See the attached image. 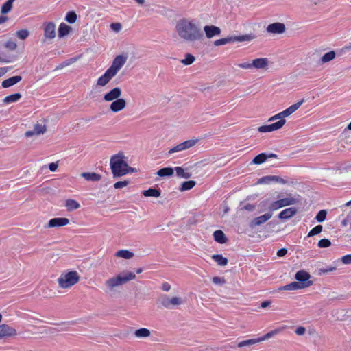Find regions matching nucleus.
<instances>
[{"label": "nucleus", "instance_id": "1", "mask_svg": "<svg viewBox=\"0 0 351 351\" xmlns=\"http://www.w3.org/2000/svg\"><path fill=\"white\" fill-rule=\"evenodd\" d=\"M176 30L178 36L188 42L202 40L204 34L200 27L193 21L182 19L178 21Z\"/></svg>", "mask_w": 351, "mask_h": 351}, {"label": "nucleus", "instance_id": "2", "mask_svg": "<svg viewBox=\"0 0 351 351\" xmlns=\"http://www.w3.org/2000/svg\"><path fill=\"white\" fill-rule=\"evenodd\" d=\"M136 275L131 271H123L117 276H112L104 282L106 287L105 292L108 294L112 295L116 291V288L126 284L130 280H134Z\"/></svg>", "mask_w": 351, "mask_h": 351}, {"label": "nucleus", "instance_id": "3", "mask_svg": "<svg viewBox=\"0 0 351 351\" xmlns=\"http://www.w3.org/2000/svg\"><path fill=\"white\" fill-rule=\"evenodd\" d=\"M122 153L113 155L110 158V165L114 178H120L128 174V164L124 160Z\"/></svg>", "mask_w": 351, "mask_h": 351}, {"label": "nucleus", "instance_id": "4", "mask_svg": "<svg viewBox=\"0 0 351 351\" xmlns=\"http://www.w3.org/2000/svg\"><path fill=\"white\" fill-rule=\"evenodd\" d=\"M80 275L77 271H71L61 274L58 279V285L61 288L66 289L77 284L80 280Z\"/></svg>", "mask_w": 351, "mask_h": 351}, {"label": "nucleus", "instance_id": "5", "mask_svg": "<svg viewBox=\"0 0 351 351\" xmlns=\"http://www.w3.org/2000/svg\"><path fill=\"white\" fill-rule=\"evenodd\" d=\"M256 38V36L253 34H249L242 36H228L226 38H220L216 40L214 42V45L215 46H220L226 45L228 43H234V42H244V41H251Z\"/></svg>", "mask_w": 351, "mask_h": 351}, {"label": "nucleus", "instance_id": "6", "mask_svg": "<svg viewBox=\"0 0 351 351\" xmlns=\"http://www.w3.org/2000/svg\"><path fill=\"white\" fill-rule=\"evenodd\" d=\"M298 202V198L289 195L285 198H282L271 203L269 206V210L270 211H274L285 206L296 204Z\"/></svg>", "mask_w": 351, "mask_h": 351}, {"label": "nucleus", "instance_id": "7", "mask_svg": "<svg viewBox=\"0 0 351 351\" xmlns=\"http://www.w3.org/2000/svg\"><path fill=\"white\" fill-rule=\"evenodd\" d=\"M304 102V99H301L300 101L291 105V106H289L285 110L282 111L281 112H279V113L276 114V115L270 117L268 121H273L276 119H279V120L285 119H284L285 117H287L291 115L295 111H296Z\"/></svg>", "mask_w": 351, "mask_h": 351}, {"label": "nucleus", "instance_id": "8", "mask_svg": "<svg viewBox=\"0 0 351 351\" xmlns=\"http://www.w3.org/2000/svg\"><path fill=\"white\" fill-rule=\"evenodd\" d=\"M161 306L166 308H169L171 306H178L183 303V300L180 297H173L170 298L167 295H162L159 298Z\"/></svg>", "mask_w": 351, "mask_h": 351}, {"label": "nucleus", "instance_id": "9", "mask_svg": "<svg viewBox=\"0 0 351 351\" xmlns=\"http://www.w3.org/2000/svg\"><path fill=\"white\" fill-rule=\"evenodd\" d=\"M311 275L304 270H300L295 274V279L302 286L306 288L313 285V282L309 280Z\"/></svg>", "mask_w": 351, "mask_h": 351}, {"label": "nucleus", "instance_id": "10", "mask_svg": "<svg viewBox=\"0 0 351 351\" xmlns=\"http://www.w3.org/2000/svg\"><path fill=\"white\" fill-rule=\"evenodd\" d=\"M127 57L119 55L113 60L111 66L108 69L112 73L117 75L123 66L125 64Z\"/></svg>", "mask_w": 351, "mask_h": 351}, {"label": "nucleus", "instance_id": "11", "mask_svg": "<svg viewBox=\"0 0 351 351\" xmlns=\"http://www.w3.org/2000/svg\"><path fill=\"white\" fill-rule=\"evenodd\" d=\"M197 141H198L197 139H195V140L191 139V140H187L184 142H182V143L177 145L176 146L172 147L171 149H170L168 152V154H173L176 152H182V151L186 150L187 149H189V148L193 147Z\"/></svg>", "mask_w": 351, "mask_h": 351}, {"label": "nucleus", "instance_id": "12", "mask_svg": "<svg viewBox=\"0 0 351 351\" xmlns=\"http://www.w3.org/2000/svg\"><path fill=\"white\" fill-rule=\"evenodd\" d=\"M286 123L285 119H281L276 123L262 125L258 128V131L262 133L271 132L280 129Z\"/></svg>", "mask_w": 351, "mask_h": 351}, {"label": "nucleus", "instance_id": "13", "mask_svg": "<svg viewBox=\"0 0 351 351\" xmlns=\"http://www.w3.org/2000/svg\"><path fill=\"white\" fill-rule=\"evenodd\" d=\"M44 36L45 39H53L56 37V25L53 22L43 24Z\"/></svg>", "mask_w": 351, "mask_h": 351}, {"label": "nucleus", "instance_id": "14", "mask_svg": "<svg viewBox=\"0 0 351 351\" xmlns=\"http://www.w3.org/2000/svg\"><path fill=\"white\" fill-rule=\"evenodd\" d=\"M267 31L269 33L274 34H281L284 33L286 30V27L284 23L276 22L274 23L269 24L267 27Z\"/></svg>", "mask_w": 351, "mask_h": 351}, {"label": "nucleus", "instance_id": "15", "mask_svg": "<svg viewBox=\"0 0 351 351\" xmlns=\"http://www.w3.org/2000/svg\"><path fill=\"white\" fill-rule=\"evenodd\" d=\"M272 213L271 212L267 213L259 217L254 218L250 223V227L254 228L256 226H261L271 219Z\"/></svg>", "mask_w": 351, "mask_h": 351}, {"label": "nucleus", "instance_id": "16", "mask_svg": "<svg viewBox=\"0 0 351 351\" xmlns=\"http://www.w3.org/2000/svg\"><path fill=\"white\" fill-rule=\"evenodd\" d=\"M121 93V89L119 87H115L104 95V100L108 102L114 101L120 98Z\"/></svg>", "mask_w": 351, "mask_h": 351}, {"label": "nucleus", "instance_id": "17", "mask_svg": "<svg viewBox=\"0 0 351 351\" xmlns=\"http://www.w3.org/2000/svg\"><path fill=\"white\" fill-rule=\"evenodd\" d=\"M47 131V126L40 123H36L34 125L32 130L25 132V136L26 137H31L34 135H40L45 133Z\"/></svg>", "mask_w": 351, "mask_h": 351}, {"label": "nucleus", "instance_id": "18", "mask_svg": "<svg viewBox=\"0 0 351 351\" xmlns=\"http://www.w3.org/2000/svg\"><path fill=\"white\" fill-rule=\"evenodd\" d=\"M16 330L7 324L0 325V339L16 335Z\"/></svg>", "mask_w": 351, "mask_h": 351}, {"label": "nucleus", "instance_id": "19", "mask_svg": "<svg viewBox=\"0 0 351 351\" xmlns=\"http://www.w3.org/2000/svg\"><path fill=\"white\" fill-rule=\"evenodd\" d=\"M126 101L123 98H119L112 101L110 106V110L113 112H118L126 106Z\"/></svg>", "mask_w": 351, "mask_h": 351}, {"label": "nucleus", "instance_id": "20", "mask_svg": "<svg viewBox=\"0 0 351 351\" xmlns=\"http://www.w3.org/2000/svg\"><path fill=\"white\" fill-rule=\"evenodd\" d=\"M69 220L65 217L53 218L49 221L47 228L61 227L67 225Z\"/></svg>", "mask_w": 351, "mask_h": 351}, {"label": "nucleus", "instance_id": "21", "mask_svg": "<svg viewBox=\"0 0 351 351\" xmlns=\"http://www.w3.org/2000/svg\"><path fill=\"white\" fill-rule=\"evenodd\" d=\"M115 76L108 69L106 71L104 75L99 77L97 81V85L99 86H104Z\"/></svg>", "mask_w": 351, "mask_h": 351}, {"label": "nucleus", "instance_id": "22", "mask_svg": "<svg viewBox=\"0 0 351 351\" xmlns=\"http://www.w3.org/2000/svg\"><path fill=\"white\" fill-rule=\"evenodd\" d=\"M298 212L295 207H290L281 211L278 215V218L281 220H287L294 216Z\"/></svg>", "mask_w": 351, "mask_h": 351}, {"label": "nucleus", "instance_id": "23", "mask_svg": "<svg viewBox=\"0 0 351 351\" xmlns=\"http://www.w3.org/2000/svg\"><path fill=\"white\" fill-rule=\"evenodd\" d=\"M204 30L208 38H211L215 36H219L221 34V29L215 25H206L204 27Z\"/></svg>", "mask_w": 351, "mask_h": 351}, {"label": "nucleus", "instance_id": "24", "mask_svg": "<svg viewBox=\"0 0 351 351\" xmlns=\"http://www.w3.org/2000/svg\"><path fill=\"white\" fill-rule=\"evenodd\" d=\"M269 60L266 58H256L252 60V69H262L268 66Z\"/></svg>", "mask_w": 351, "mask_h": 351}, {"label": "nucleus", "instance_id": "25", "mask_svg": "<svg viewBox=\"0 0 351 351\" xmlns=\"http://www.w3.org/2000/svg\"><path fill=\"white\" fill-rule=\"evenodd\" d=\"M21 80H22L21 76L15 75V76L11 77L8 79L3 80L1 83V86L4 88H9V87L17 84Z\"/></svg>", "mask_w": 351, "mask_h": 351}, {"label": "nucleus", "instance_id": "26", "mask_svg": "<svg viewBox=\"0 0 351 351\" xmlns=\"http://www.w3.org/2000/svg\"><path fill=\"white\" fill-rule=\"evenodd\" d=\"M81 176L87 181L98 182L101 179V176L95 172H84Z\"/></svg>", "mask_w": 351, "mask_h": 351}, {"label": "nucleus", "instance_id": "27", "mask_svg": "<svg viewBox=\"0 0 351 351\" xmlns=\"http://www.w3.org/2000/svg\"><path fill=\"white\" fill-rule=\"evenodd\" d=\"M272 181L285 183V181L282 178L276 176H269L263 177L259 179L258 182L262 184H269Z\"/></svg>", "mask_w": 351, "mask_h": 351}, {"label": "nucleus", "instance_id": "28", "mask_svg": "<svg viewBox=\"0 0 351 351\" xmlns=\"http://www.w3.org/2000/svg\"><path fill=\"white\" fill-rule=\"evenodd\" d=\"M213 237L215 241L221 244L226 243L228 241V239L224 232L221 230L215 231L213 233Z\"/></svg>", "mask_w": 351, "mask_h": 351}, {"label": "nucleus", "instance_id": "29", "mask_svg": "<svg viewBox=\"0 0 351 351\" xmlns=\"http://www.w3.org/2000/svg\"><path fill=\"white\" fill-rule=\"evenodd\" d=\"M72 28L64 23H60L58 28V36L62 38L66 36L71 31Z\"/></svg>", "mask_w": 351, "mask_h": 351}, {"label": "nucleus", "instance_id": "30", "mask_svg": "<svg viewBox=\"0 0 351 351\" xmlns=\"http://www.w3.org/2000/svg\"><path fill=\"white\" fill-rule=\"evenodd\" d=\"M304 289V288L298 282H292L288 285H286L285 286L280 287L279 290L291 291V290H298V289Z\"/></svg>", "mask_w": 351, "mask_h": 351}, {"label": "nucleus", "instance_id": "31", "mask_svg": "<svg viewBox=\"0 0 351 351\" xmlns=\"http://www.w3.org/2000/svg\"><path fill=\"white\" fill-rule=\"evenodd\" d=\"M65 206L68 211L71 212L74 210L78 209L80 207V204L72 199H66L65 202Z\"/></svg>", "mask_w": 351, "mask_h": 351}, {"label": "nucleus", "instance_id": "32", "mask_svg": "<svg viewBox=\"0 0 351 351\" xmlns=\"http://www.w3.org/2000/svg\"><path fill=\"white\" fill-rule=\"evenodd\" d=\"M174 173V169L172 167H164L159 169L156 175L159 177L171 176Z\"/></svg>", "mask_w": 351, "mask_h": 351}, {"label": "nucleus", "instance_id": "33", "mask_svg": "<svg viewBox=\"0 0 351 351\" xmlns=\"http://www.w3.org/2000/svg\"><path fill=\"white\" fill-rule=\"evenodd\" d=\"M115 256L117 257L123 258L125 259L132 258L134 254L133 252L127 250H121L116 252Z\"/></svg>", "mask_w": 351, "mask_h": 351}, {"label": "nucleus", "instance_id": "34", "mask_svg": "<svg viewBox=\"0 0 351 351\" xmlns=\"http://www.w3.org/2000/svg\"><path fill=\"white\" fill-rule=\"evenodd\" d=\"M143 194L145 197H158L160 196V191L159 189H156L155 188H150L147 190H145L143 192Z\"/></svg>", "mask_w": 351, "mask_h": 351}, {"label": "nucleus", "instance_id": "35", "mask_svg": "<svg viewBox=\"0 0 351 351\" xmlns=\"http://www.w3.org/2000/svg\"><path fill=\"white\" fill-rule=\"evenodd\" d=\"M336 57V53L335 51H330L329 52L326 53L321 58L320 62L322 64L334 60Z\"/></svg>", "mask_w": 351, "mask_h": 351}, {"label": "nucleus", "instance_id": "36", "mask_svg": "<svg viewBox=\"0 0 351 351\" xmlns=\"http://www.w3.org/2000/svg\"><path fill=\"white\" fill-rule=\"evenodd\" d=\"M212 258L217 262L219 266H226L228 264V259L223 257L221 254H214L212 256Z\"/></svg>", "mask_w": 351, "mask_h": 351}, {"label": "nucleus", "instance_id": "37", "mask_svg": "<svg viewBox=\"0 0 351 351\" xmlns=\"http://www.w3.org/2000/svg\"><path fill=\"white\" fill-rule=\"evenodd\" d=\"M15 0H8L5 3H4L1 6V12L2 14H5L11 11L13 3Z\"/></svg>", "mask_w": 351, "mask_h": 351}, {"label": "nucleus", "instance_id": "38", "mask_svg": "<svg viewBox=\"0 0 351 351\" xmlns=\"http://www.w3.org/2000/svg\"><path fill=\"white\" fill-rule=\"evenodd\" d=\"M176 171V175L178 177L189 179L191 177V173L189 172H185L184 169L181 167H176L173 169Z\"/></svg>", "mask_w": 351, "mask_h": 351}, {"label": "nucleus", "instance_id": "39", "mask_svg": "<svg viewBox=\"0 0 351 351\" xmlns=\"http://www.w3.org/2000/svg\"><path fill=\"white\" fill-rule=\"evenodd\" d=\"M150 331L149 329L142 328L135 331L134 335L138 338H145L150 336Z\"/></svg>", "mask_w": 351, "mask_h": 351}, {"label": "nucleus", "instance_id": "40", "mask_svg": "<svg viewBox=\"0 0 351 351\" xmlns=\"http://www.w3.org/2000/svg\"><path fill=\"white\" fill-rule=\"evenodd\" d=\"M196 184V182L193 180L185 181L182 183L179 190L180 191H185L191 189Z\"/></svg>", "mask_w": 351, "mask_h": 351}, {"label": "nucleus", "instance_id": "41", "mask_svg": "<svg viewBox=\"0 0 351 351\" xmlns=\"http://www.w3.org/2000/svg\"><path fill=\"white\" fill-rule=\"evenodd\" d=\"M21 98V93H14L10 95H8L5 97L3 99V103L5 104H10L12 102H15L20 99Z\"/></svg>", "mask_w": 351, "mask_h": 351}, {"label": "nucleus", "instance_id": "42", "mask_svg": "<svg viewBox=\"0 0 351 351\" xmlns=\"http://www.w3.org/2000/svg\"><path fill=\"white\" fill-rule=\"evenodd\" d=\"M267 160V154L261 153L257 155L252 160V163L255 165H261Z\"/></svg>", "mask_w": 351, "mask_h": 351}, {"label": "nucleus", "instance_id": "43", "mask_svg": "<svg viewBox=\"0 0 351 351\" xmlns=\"http://www.w3.org/2000/svg\"><path fill=\"white\" fill-rule=\"evenodd\" d=\"M259 342H260V341H259L258 338V339H247V340H244V341H240L237 344V346L239 348H242V347H244V346H252V345L256 344V343H259Z\"/></svg>", "mask_w": 351, "mask_h": 351}, {"label": "nucleus", "instance_id": "44", "mask_svg": "<svg viewBox=\"0 0 351 351\" xmlns=\"http://www.w3.org/2000/svg\"><path fill=\"white\" fill-rule=\"evenodd\" d=\"M65 20L69 23H74L77 20V14L74 11H70L66 14Z\"/></svg>", "mask_w": 351, "mask_h": 351}, {"label": "nucleus", "instance_id": "45", "mask_svg": "<svg viewBox=\"0 0 351 351\" xmlns=\"http://www.w3.org/2000/svg\"><path fill=\"white\" fill-rule=\"evenodd\" d=\"M15 34L19 39L25 40L29 36V32L24 29L17 31Z\"/></svg>", "mask_w": 351, "mask_h": 351}, {"label": "nucleus", "instance_id": "46", "mask_svg": "<svg viewBox=\"0 0 351 351\" xmlns=\"http://www.w3.org/2000/svg\"><path fill=\"white\" fill-rule=\"evenodd\" d=\"M326 216H327V211L326 210H321L317 214V215L315 217V219L317 220V221L321 223V222H323L326 219Z\"/></svg>", "mask_w": 351, "mask_h": 351}, {"label": "nucleus", "instance_id": "47", "mask_svg": "<svg viewBox=\"0 0 351 351\" xmlns=\"http://www.w3.org/2000/svg\"><path fill=\"white\" fill-rule=\"evenodd\" d=\"M77 58H70V59H68L65 61H64L62 63H61L60 64H59L57 67H56V70H58V69H61L65 66H67L73 63H74L76 60H77Z\"/></svg>", "mask_w": 351, "mask_h": 351}, {"label": "nucleus", "instance_id": "48", "mask_svg": "<svg viewBox=\"0 0 351 351\" xmlns=\"http://www.w3.org/2000/svg\"><path fill=\"white\" fill-rule=\"evenodd\" d=\"M323 227L321 225H317L310 230L308 234V237H313L319 234L322 231Z\"/></svg>", "mask_w": 351, "mask_h": 351}, {"label": "nucleus", "instance_id": "49", "mask_svg": "<svg viewBox=\"0 0 351 351\" xmlns=\"http://www.w3.org/2000/svg\"><path fill=\"white\" fill-rule=\"evenodd\" d=\"M195 61V57L190 54L187 53L184 59L181 60V62L185 65H190Z\"/></svg>", "mask_w": 351, "mask_h": 351}, {"label": "nucleus", "instance_id": "50", "mask_svg": "<svg viewBox=\"0 0 351 351\" xmlns=\"http://www.w3.org/2000/svg\"><path fill=\"white\" fill-rule=\"evenodd\" d=\"M317 245L320 248H325L330 246L331 242L328 239H322L319 241Z\"/></svg>", "mask_w": 351, "mask_h": 351}, {"label": "nucleus", "instance_id": "51", "mask_svg": "<svg viewBox=\"0 0 351 351\" xmlns=\"http://www.w3.org/2000/svg\"><path fill=\"white\" fill-rule=\"evenodd\" d=\"M5 47L9 50L14 51L16 49L17 45L12 40H8L5 43Z\"/></svg>", "mask_w": 351, "mask_h": 351}, {"label": "nucleus", "instance_id": "52", "mask_svg": "<svg viewBox=\"0 0 351 351\" xmlns=\"http://www.w3.org/2000/svg\"><path fill=\"white\" fill-rule=\"evenodd\" d=\"M129 184V181H118L114 184V187L116 189L123 188Z\"/></svg>", "mask_w": 351, "mask_h": 351}, {"label": "nucleus", "instance_id": "53", "mask_svg": "<svg viewBox=\"0 0 351 351\" xmlns=\"http://www.w3.org/2000/svg\"><path fill=\"white\" fill-rule=\"evenodd\" d=\"M122 25L119 23H112L110 24V28L115 32H119L121 29Z\"/></svg>", "mask_w": 351, "mask_h": 351}, {"label": "nucleus", "instance_id": "54", "mask_svg": "<svg viewBox=\"0 0 351 351\" xmlns=\"http://www.w3.org/2000/svg\"><path fill=\"white\" fill-rule=\"evenodd\" d=\"M212 281L213 283L217 285H223L226 282V280L223 278L215 276L213 278Z\"/></svg>", "mask_w": 351, "mask_h": 351}, {"label": "nucleus", "instance_id": "55", "mask_svg": "<svg viewBox=\"0 0 351 351\" xmlns=\"http://www.w3.org/2000/svg\"><path fill=\"white\" fill-rule=\"evenodd\" d=\"M238 66L244 69H252V62H243L238 64Z\"/></svg>", "mask_w": 351, "mask_h": 351}, {"label": "nucleus", "instance_id": "56", "mask_svg": "<svg viewBox=\"0 0 351 351\" xmlns=\"http://www.w3.org/2000/svg\"><path fill=\"white\" fill-rule=\"evenodd\" d=\"M341 261L346 265L351 264V254H347L342 256Z\"/></svg>", "mask_w": 351, "mask_h": 351}, {"label": "nucleus", "instance_id": "57", "mask_svg": "<svg viewBox=\"0 0 351 351\" xmlns=\"http://www.w3.org/2000/svg\"><path fill=\"white\" fill-rule=\"evenodd\" d=\"M335 270H336V267L330 266V267H328L326 268L320 269L319 271H320V273H322V274H328V273L332 272Z\"/></svg>", "mask_w": 351, "mask_h": 351}, {"label": "nucleus", "instance_id": "58", "mask_svg": "<svg viewBox=\"0 0 351 351\" xmlns=\"http://www.w3.org/2000/svg\"><path fill=\"white\" fill-rule=\"evenodd\" d=\"M274 336L272 330H271L270 332L266 333L265 335H263V337L258 338L259 339V341L260 342L261 341H265L266 339H268L269 338H271V337Z\"/></svg>", "mask_w": 351, "mask_h": 351}, {"label": "nucleus", "instance_id": "59", "mask_svg": "<svg viewBox=\"0 0 351 351\" xmlns=\"http://www.w3.org/2000/svg\"><path fill=\"white\" fill-rule=\"evenodd\" d=\"M306 332V328L304 326H299L296 328L295 332L298 335H303Z\"/></svg>", "mask_w": 351, "mask_h": 351}, {"label": "nucleus", "instance_id": "60", "mask_svg": "<svg viewBox=\"0 0 351 351\" xmlns=\"http://www.w3.org/2000/svg\"><path fill=\"white\" fill-rule=\"evenodd\" d=\"M287 250L286 248H281L277 252V256L279 257H282L287 254Z\"/></svg>", "mask_w": 351, "mask_h": 351}, {"label": "nucleus", "instance_id": "61", "mask_svg": "<svg viewBox=\"0 0 351 351\" xmlns=\"http://www.w3.org/2000/svg\"><path fill=\"white\" fill-rule=\"evenodd\" d=\"M58 167V162H51L49 165V170L52 172H54L57 170Z\"/></svg>", "mask_w": 351, "mask_h": 351}, {"label": "nucleus", "instance_id": "62", "mask_svg": "<svg viewBox=\"0 0 351 351\" xmlns=\"http://www.w3.org/2000/svg\"><path fill=\"white\" fill-rule=\"evenodd\" d=\"M162 289L164 291H169L171 289V285L168 282H164L162 285Z\"/></svg>", "mask_w": 351, "mask_h": 351}, {"label": "nucleus", "instance_id": "63", "mask_svg": "<svg viewBox=\"0 0 351 351\" xmlns=\"http://www.w3.org/2000/svg\"><path fill=\"white\" fill-rule=\"evenodd\" d=\"M285 328H286V326H282V327H280V328L273 330L272 332H273L274 335H278V334L280 333L281 332H282Z\"/></svg>", "mask_w": 351, "mask_h": 351}, {"label": "nucleus", "instance_id": "64", "mask_svg": "<svg viewBox=\"0 0 351 351\" xmlns=\"http://www.w3.org/2000/svg\"><path fill=\"white\" fill-rule=\"evenodd\" d=\"M255 208V206L252 204H247L244 207L243 209L247 211H252Z\"/></svg>", "mask_w": 351, "mask_h": 351}]
</instances>
